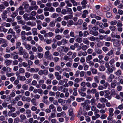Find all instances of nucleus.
I'll list each match as a JSON object with an SVG mask.
<instances>
[{"mask_svg":"<svg viewBox=\"0 0 123 123\" xmlns=\"http://www.w3.org/2000/svg\"><path fill=\"white\" fill-rule=\"evenodd\" d=\"M112 41L113 42L114 46L115 47H118L120 45V40L116 39H112Z\"/></svg>","mask_w":123,"mask_h":123,"instance_id":"f257e3e1","label":"nucleus"},{"mask_svg":"<svg viewBox=\"0 0 123 123\" xmlns=\"http://www.w3.org/2000/svg\"><path fill=\"white\" fill-rule=\"evenodd\" d=\"M7 33L12 34V35H13L14 38H16V36L15 35V32L12 29L10 28L9 29Z\"/></svg>","mask_w":123,"mask_h":123,"instance_id":"f03ea898","label":"nucleus"},{"mask_svg":"<svg viewBox=\"0 0 123 123\" xmlns=\"http://www.w3.org/2000/svg\"><path fill=\"white\" fill-rule=\"evenodd\" d=\"M97 107L98 109H103L105 107V105L104 103L101 104L99 103L97 104Z\"/></svg>","mask_w":123,"mask_h":123,"instance_id":"7ed1b4c3","label":"nucleus"},{"mask_svg":"<svg viewBox=\"0 0 123 123\" xmlns=\"http://www.w3.org/2000/svg\"><path fill=\"white\" fill-rule=\"evenodd\" d=\"M7 12L6 10H4L2 14V17L3 19H6L7 18Z\"/></svg>","mask_w":123,"mask_h":123,"instance_id":"20e7f679","label":"nucleus"},{"mask_svg":"<svg viewBox=\"0 0 123 123\" xmlns=\"http://www.w3.org/2000/svg\"><path fill=\"white\" fill-rule=\"evenodd\" d=\"M7 107L8 109L10 110V111L14 112L15 111L16 109L15 108L12 106L11 104L8 105Z\"/></svg>","mask_w":123,"mask_h":123,"instance_id":"39448f33","label":"nucleus"},{"mask_svg":"<svg viewBox=\"0 0 123 123\" xmlns=\"http://www.w3.org/2000/svg\"><path fill=\"white\" fill-rule=\"evenodd\" d=\"M22 100L23 101H27L28 102H30L31 100V99L29 97H26L23 96L22 97Z\"/></svg>","mask_w":123,"mask_h":123,"instance_id":"423d86ee","label":"nucleus"},{"mask_svg":"<svg viewBox=\"0 0 123 123\" xmlns=\"http://www.w3.org/2000/svg\"><path fill=\"white\" fill-rule=\"evenodd\" d=\"M94 80L95 82L98 84L100 81V77L98 76H95L94 78Z\"/></svg>","mask_w":123,"mask_h":123,"instance_id":"0eeeda50","label":"nucleus"},{"mask_svg":"<svg viewBox=\"0 0 123 123\" xmlns=\"http://www.w3.org/2000/svg\"><path fill=\"white\" fill-rule=\"evenodd\" d=\"M18 53L19 55H23L24 53V50L23 47H20V48H18Z\"/></svg>","mask_w":123,"mask_h":123,"instance_id":"6e6552de","label":"nucleus"},{"mask_svg":"<svg viewBox=\"0 0 123 123\" xmlns=\"http://www.w3.org/2000/svg\"><path fill=\"white\" fill-rule=\"evenodd\" d=\"M22 29L23 30H25L26 31H28L31 30V28L26 25H24L22 27Z\"/></svg>","mask_w":123,"mask_h":123,"instance_id":"1a4fd4ad","label":"nucleus"},{"mask_svg":"<svg viewBox=\"0 0 123 123\" xmlns=\"http://www.w3.org/2000/svg\"><path fill=\"white\" fill-rule=\"evenodd\" d=\"M95 52L98 54H101L102 53V50L100 49L97 48L94 49Z\"/></svg>","mask_w":123,"mask_h":123,"instance_id":"9d476101","label":"nucleus"},{"mask_svg":"<svg viewBox=\"0 0 123 123\" xmlns=\"http://www.w3.org/2000/svg\"><path fill=\"white\" fill-rule=\"evenodd\" d=\"M22 5V6H24V9H26L28 8L29 5L27 2L25 1L23 2Z\"/></svg>","mask_w":123,"mask_h":123,"instance_id":"9b49d317","label":"nucleus"},{"mask_svg":"<svg viewBox=\"0 0 123 123\" xmlns=\"http://www.w3.org/2000/svg\"><path fill=\"white\" fill-rule=\"evenodd\" d=\"M87 103L88 104H89L90 103L89 100H86L84 103H82L81 104V105L83 107V108L87 105Z\"/></svg>","mask_w":123,"mask_h":123,"instance_id":"f8f14e48","label":"nucleus"},{"mask_svg":"<svg viewBox=\"0 0 123 123\" xmlns=\"http://www.w3.org/2000/svg\"><path fill=\"white\" fill-rule=\"evenodd\" d=\"M8 30L5 28L3 26H0V31L6 33L7 31Z\"/></svg>","mask_w":123,"mask_h":123,"instance_id":"ddd939ff","label":"nucleus"},{"mask_svg":"<svg viewBox=\"0 0 123 123\" xmlns=\"http://www.w3.org/2000/svg\"><path fill=\"white\" fill-rule=\"evenodd\" d=\"M56 114L54 112L52 113L50 115V116H49L48 118L49 120H50L52 118H55L56 117Z\"/></svg>","mask_w":123,"mask_h":123,"instance_id":"4468645a","label":"nucleus"},{"mask_svg":"<svg viewBox=\"0 0 123 123\" xmlns=\"http://www.w3.org/2000/svg\"><path fill=\"white\" fill-rule=\"evenodd\" d=\"M26 24L28 26H35L36 23L35 22H31L29 21L26 23Z\"/></svg>","mask_w":123,"mask_h":123,"instance_id":"2eb2a0df","label":"nucleus"},{"mask_svg":"<svg viewBox=\"0 0 123 123\" xmlns=\"http://www.w3.org/2000/svg\"><path fill=\"white\" fill-rule=\"evenodd\" d=\"M12 60H8L5 61V63L7 66H8L10 65L12 63Z\"/></svg>","mask_w":123,"mask_h":123,"instance_id":"dca6fc26","label":"nucleus"},{"mask_svg":"<svg viewBox=\"0 0 123 123\" xmlns=\"http://www.w3.org/2000/svg\"><path fill=\"white\" fill-rule=\"evenodd\" d=\"M55 75L56 77V79L58 80H59L61 78V76L59 75V72H56L55 73Z\"/></svg>","mask_w":123,"mask_h":123,"instance_id":"f3484780","label":"nucleus"},{"mask_svg":"<svg viewBox=\"0 0 123 123\" xmlns=\"http://www.w3.org/2000/svg\"><path fill=\"white\" fill-rule=\"evenodd\" d=\"M32 34L33 35H37L38 34L37 32V30L36 28H34L32 29Z\"/></svg>","mask_w":123,"mask_h":123,"instance_id":"a211bd4d","label":"nucleus"},{"mask_svg":"<svg viewBox=\"0 0 123 123\" xmlns=\"http://www.w3.org/2000/svg\"><path fill=\"white\" fill-rule=\"evenodd\" d=\"M83 42L85 44L89 45L90 43L89 41L87 38H84L82 40Z\"/></svg>","mask_w":123,"mask_h":123,"instance_id":"6ab92c4d","label":"nucleus"},{"mask_svg":"<svg viewBox=\"0 0 123 123\" xmlns=\"http://www.w3.org/2000/svg\"><path fill=\"white\" fill-rule=\"evenodd\" d=\"M114 75L113 74H111L109 75L108 78V80L109 82H111L112 81V80L113 79L115 78Z\"/></svg>","mask_w":123,"mask_h":123,"instance_id":"aec40b11","label":"nucleus"},{"mask_svg":"<svg viewBox=\"0 0 123 123\" xmlns=\"http://www.w3.org/2000/svg\"><path fill=\"white\" fill-rule=\"evenodd\" d=\"M66 100H63V99L61 98L59 99L58 100V103H61L62 105H63L65 103Z\"/></svg>","mask_w":123,"mask_h":123,"instance_id":"412c9836","label":"nucleus"},{"mask_svg":"<svg viewBox=\"0 0 123 123\" xmlns=\"http://www.w3.org/2000/svg\"><path fill=\"white\" fill-rule=\"evenodd\" d=\"M92 59V56L91 55H88L86 58V60L87 62H89L90 60Z\"/></svg>","mask_w":123,"mask_h":123,"instance_id":"4be33fe9","label":"nucleus"},{"mask_svg":"<svg viewBox=\"0 0 123 123\" xmlns=\"http://www.w3.org/2000/svg\"><path fill=\"white\" fill-rule=\"evenodd\" d=\"M110 93L109 92L108 93H106L104 95V97L108 99V100H110L111 98V96L110 95Z\"/></svg>","mask_w":123,"mask_h":123,"instance_id":"5701e85b","label":"nucleus"},{"mask_svg":"<svg viewBox=\"0 0 123 123\" xmlns=\"http://www.w3.org/2000/svg\"><path fill=\"white\" fill-rule=\"evenodd\" d=\"M31 102L34 105L37 106V103L36 102V100L35 98H33L31 100Z\"/></svg>","mask_w":123,"mask_h":123,"instance_id":"b1692460","label":"nucleus"},{"mask_svg":"<svg viewBox=\"0 0 123 123\" xmlns=\"http://www.w3.org/2000/svg\"><path fill=\"white\" fill-rule=\"evenodd\" d=\"M99 101L101 103H105L108 101V100L106 98L103 97H101L100 98Z\"/></svg>","mask_w":123,"mask_h":123,"instance_id":"393cba45","label":"nucleus"},{"mask_svg":"<svg viewBox=\"0 0 123 123\" xmlns=\"http://www.w3.org/2000/svg\"><path fill=\"white\" fill-rule=\"evenodd\" d=\"M113 49L111 50L110 51L108 52V53L106 54V55L108 56H110L113 54Z\"/></svg>","mask_w":123,"mask_h":123,"instance_id":"a878e982","label":"nucleus"},{"mask_svg":"<svg viewBox=\"0 0 123 123\" xmlns=\"http://www.w3.org/2000/svg\"><path fill=\"white\" fill-rule=\"evenodd\" d=\"M99 69L100 71H103L105 70V68L104 66L101 65L99 67Z\"/></svg>","mask_w":123,"mask_h":123,"instance_id":"bb28decb","label":"nucleus"},{"mask_svg":"<svg viewBox=\"0 0 123 123\" xmlns=\"http://www.w3.org/2000/svg\"><path fill=\"white\" fill-rule=\"evenodd\" d=\"M18 22L19 24H21L22 25H25L26 24L25 21L22 20L18 21Z\"/></svg>","mask_w":123,"mask_h":123,"instance_id":"cd10ccee","label":"nucleus"},{"mask_svg":"<svg viewBox=\"0 0 123 123\" xmlns=\"http://www.w3.org/2000/svg\"><path fill=\"white\" fill-rule=\"evenodd\" d=\"M87 24L85 22H84L83 24L82 29L83 30H86L87 29Z\"/></svg>","mask_w":123,"mask_h":123,"instance_id":"c85d7f7f","label":"nucleus"},{"mask_svg":"<svg viewBox=\"0 0 123 123\" xmlns=\"http://www.w3.org/2000/svg\"><path fill=\"white\" fill-rule=\"evenodd\" d=\"M95 101L96 100L94 98L92 99L90 101V103L91 104V105H96Z\"/></svg>","mask_w":123,"mask_h":123,"instance_id":"c756f323","label":"nucleus"},{"mask_svg":"<svg viewBox=\"0 0 123 123\" xmlns=\"http://www.w3.org/2000/svg\"><path fill=\"white\" fill-rule=\"evenodd\" d=\"M28 14L27 13H25L23 16L24 19L25 20H28L29 17H28Z\"/></svg>","mask_w":123,"mask_h":123,"instance_id":"7c9ffc66","label":"nucleus"},{"mask_svg":"<svg viewBox=\"0 0 123 123\" xmlns=\"http://www.w3.org/2000/svg\"><path fill=\"white\" fill-rule=\"evenodd\" d=\"M86 88L84 87H82L80 89L78 90V92L79 93L83 92L86 90Z\"/></svg>","mask_w":123,"mask_h":123,"instance_id":"2f4dec72","label":"nucleus"},{"mask_svg":"<svg viewBox=\"0 0 123 123\" xmlns=\"http://www.w3.org/2000/svg\"><path fill=\"white\" fill-rule=\"evenodd\" d=\"M88 47V46L86 45H83L81 47L82 50L84 51L86 50Z\"/></svg>","mask_w":123,"mask_h":123,"instance_id":"473e14b6","label":"nucleus"},{"mask_svg":"<svg viewBox=\"0 0 123 123\" xmlns=\"http://www.w3.org/2000/svg\"><path fill=\"white\" fill-rule=\"evenodd\" d=\"M122 72L120 70H118L115 73L116 75L117 76H119L121 74Z\"/></svg>","mask_w":123,"mask_h":123,"instance_id":"72a5a7b5","label":"nucleus"},{"mask_svg":"<svg viewBox=\"0 0 123 123\" xmlns=\"http://www.w3.org/2000/svg\"><path fill=\"white\" fill-rule=\"evenodd\" d=\"M65 112L64 111L61 112L60 113H58L57 114V117H59L62 116H63L65 114Z\"/></svg>","mask_w":123,"mask_h":123,"instance_id":"f704fd0d","label":"nucleus"},{"mask_svg":"<svg viewBox=\"0 0 123 123\" xmlns=\"http://www.w3.org/2000/svg\"><path fill=\"white\" fill-rule=\"evenodd\" d=\"M73 22L72 20H70L68 22V23L67 26L68 27H69L73 25Z\"/></svg>","mask_w":123,"mask_h":123,"instance_id":"c9c22d12","label":"nucleus"},{"mask_svg":"<svg viewBox=\"0 0 123 123\" xmlns=\"http://www.w3.org/2000/svg\"><path fill=\"white\" fill-rule=\"evenodd\" d=\"M65 2L67 4V6L68 7H71L72 6V4L69 2L68 0H66Z\"/></svg>","mask_w":123,"mask_h":123,"instance_id":"e433bc0d","label":"nucleus"},{"mask_svg":"<svg viewBox=\"0 0 123 123\" xmlns=\"http://www.w3.org/2000/svg\"><path fill=\"white\" fill-rule=\"evenodd\" d=\"M66 9L67 12L68 13H70L71 14L73 13L72 10L71 8H68L67 7H66Z\"/></svg>","mask_w":123,"mask_h":123,"instance_id":"4c0bfd02","label":"nucleus"},{"mask_svg":"<svg viewBox=\"0 0 123 123\" xmlns=\"http://www.w3.org/2000/svg\"><path fill=\"white\" fill-rule=\"evenodd\" d=\"M70 1L73 4V6H76L77 5V3L74 0H71Z\"/></svg>","mask_w":123,"mask_h":123,"instance_id":"58836bf2","label":"nucleus"},{"mask_svg":"<svg viewBox=\"0 0 123 123\" xmlns=\"http://www.w3.org/2000/svg\"><path fill=\"white\" fill-rule=\"evenodd\" d=\"M55 69L58 71H59L60 72H61L60 70L61 69V68L59 66L57 65L55 67Z\"/></svg>","mask_w":123,"mask_h":123,"instance_id":"ea45409f","label":"nucleus"},{"mask_svg":"<svg viewBox=\"0 0 123 123\" xmlns=\"http://www.w3.org/2000/svg\"><path fill=\"white\" fill-rule=\"evenodd\" d=\"M61 42L62 45H64L67 43L68 41L67 40L65 39H64L62 40Z\"/></svg>","mask_w":123,"mask_h":123,"instance_id":"a19ab883","label":"nucleus"},{"mask_svg":"<svg viewBox=\"0 0 123 123\" xmlns=\"http://www.w3.org/2000/svg\"><path fill=\"white\" fill-rule=\"evenodd\" d=\"M28 86L26 84H24L22 86L23 89L25 90H27L28 88Z\"/></svg>","mask_w":123,"mask_h":123,"instance_id":"79ce46f5","label":"nucleus"},{"mask_svg":"<svg viewBox=\"0 0 123 123\" xmlns=\"http://www.w3.org/2000/svg\"><path fill=\"white\" fill-rule=\"evenodd\" d=\"M19 80L22 81H24L26 80V78L24 76H20Z\"/></svg>","mask_w":123,"mask_h":123,"instance_id":"37998d69","label":"nucleus"},{"mask_svg":"<svg viewBox=\"0 0 123 123\" xmlns=\"http://www.w3.org/2000/svg\"><path fill=\"white\" fill-rule=\"evenodd\" d=\"M20 118L21 120H24L26 118V116L24 114L21 115L20 116Z\"/></svg>","mask_w":123,"mask_h":123,"instance_id":"c03bdc74","label":"nucleus"},{"mask_svg":"<svg viewBox=\"0 0 123 123\" xmlns=\"http://www.w3.org/2000/svg\"><path fill=\"white\" fill-rule=\"evenodd\" d=\"M113 69L111 67H110L107 68V71L109 73H111L113 71Z\"/></svg>","mask_w":123,"mask_h":123,"instance_id":"a18cd8bd","label":"nucleus"},{"mask_svg":"<svg viewBox=\"0 0 123 123\" xmlns=\"http://www.w3.org/2000/svg\"><path fill=\"white\" fill-rule=\"evenodd\" d=\"M55 21H53L50 22L49 25L51 27H53L55 25Z\"/></svg>","mask_w":123,"mask_h":123,"instance_id":"49530a36","label":"nucleus"},{"mask_svg":"<svg viewBox=\"0 0 123 123\" xmlns=\"http://www.w3.org/2000/svg\"><path fill=\"white\" fill-rule=\"evenodd\" d=\"M88 38L90 41H94L95 40V37L93 36H92L90 37H88Z\"/></svg>","mask_w":123,"mask_h":123,"instance_id":"de8ad7c7","label":"nucleus"},{"mask_svg":"<svg viewBox=\"0 0 123 123\" xmlns=\"http://www.w3.org/2000/svg\"><path fill=\"white\" fill-rule=\"evenodd\" d=\"M43 53H37V57L39 59L42 58L43 57Z\"/></svg>","mask_w":123,"mask_h":123,"instance_id":"09e8293b","label":"nucleus"},{"mask_svg":"<svg viewBox=\"0 0 123 123\" xmlns=\"http://www.w3.org/2000/svg\"><path fill=\"white\" fill-rule=\"evenodd\" d=\"M59 15L55 13H53L51 17L54 18H55L59 16Z\"/></svg>","mask_w":123,"mask_h":123,"instance_id":"8fccbe9b","label":"nucleus"},{"mask_svg":"<svg viewBox=\"0 0 123 123\" xmlns=\"http://www.w3.org/2000/svg\"><path fill=\"white\" fill-rule=\"evenodd\" d=\"M5 8L4 4H2L0 5V11L2 12L3 9H5Z\"/></svg>","mask_w":123,"mask_h":123,"instance_id":"3c124183","label":"nucleus"},{"mask_svg":"<svg viewBox=\"0 0 123 123\" xmlns=\"http://www.w3.org/2000/svg\"><path fill=\"white\" fill-rule=\"evenodd\" d=\"M6 41L4 39L0 38V44L2 43H6Z\"/></svg>","mask_w":123,"mask_h":123,"instance_id":"603ef678","label":"nucleus"},{"mask_svg":"<svg viewBox=\"0 0 123 123\" xmlns=\"http://www.w3.org/2000/svg\"><path fill=\"white\" fill-rule=\"evenodd\" d=\"M32 81V79L31 78L27 79L25 81V83L26 84H28L30 83Z\"/></svg>","mask_w":123,"mask_h":123,"instance_id":"864d4df0","label":"nucleus"},{"mask_svg":"<svg viewBox=\"0 0 123 123\" xmlns=\"http://www.w3.org/2000/svg\"><path fill=\"white\" fill-rule=\"evenodd\" d=\"M14 74V73H7L6 74V75L8 77H10L11 76H13Z\"/></svg>","mask_w":123,"mask_h":123,"instance_id":"5fc2aeb1","label":"nucleus"},{"mask_svg":"<svg viewBox=\"0 0 123 123\" xmlns=\"http://www.w3.org/2000/svg\"><path fill=\"white\" fill-rule=\"evenodd\" d=\"M103 45V43L101 41L99 42L97 44V46L98 47H100L102 46Z\"/></svg>","mask_w":123,"mask_h":123,"instance_id":"6e6d98bb","label":"nucleus"},{"mask_svg":"<svg viewBox=\"0 0 123 123\" xmlns=\"http://www.w3.org/2000/svg\"><path fill=\"white\" fill-rule=\"evenodd\" d=\"M33 77L34 79H36L37 80H39L40 79L39 76L37 74H34Z\"/></svg>","mask_w":123,"mask_h":123,"instance_id":"4d7b16f0","label":"nucleus"},{"mask_svg":"<svg viewBox=\"0 0 123 123\" xmlns=\"http://www.w3.org/2000/svg\"><path fill=\"white\" fill-rule=\"evenodd\" d=\"M106 16L107 17L110 18L112 16V14L111 12H108L106 13Z\"/></svg>","mask_w":123,"mask_h":123,"instance_id":"13d9d810","label":"nucleus"},{"mask_svg":"<svg viewBox=\"0 0 123 123\" xmlns=\"http://www.w3.org/2000/svg\"><path fill=\"white\" fill-rule=\"evenodd\" d=\"M19 71L20 73L23 74L25 72L24 69L22 68H20L19 70Z\"/></svg>","mask_w":123,"mask_h":123,"instance_id":"bf43d9fd","label":"nucleus"},{"mask_svg":"<svg viewBox=\"0 0 123 123\" xmlns=\"http://www.w3.org/2000/svg\"><path fill=\"white\" fill-rule=\"evenodd\" d=\"M53 6L55 7H57L59 5V3L57 2H55L53 3Z\"/></svg>","mask_w":123,"mask_h":123,"instance_id":"052dcab7","label":"nucleus"},{"mask_svg":"<svg viewBox=\"0 0 123 123\" xmlns=\"http://www.w3.org/2000/svg\"><path fill=\"white\" fill-rule=\"evenodd\" d=\"M90 106L87 105L86 106H85L83 108V109H84L86 110H89L90 108Z\"/></svg>","mask_w":123,"mask_h":123,"instance_id":"680f3d73","label":"nucleus"},{"mask_svg":"<svg viewBox=\"0 0 123 123\" xmlns=\"http://www.w3.org/2000/svg\"><path fill=\"white\" fill-rule=\"evenodd\" d=\"M92 73L94 74H96L97 73V70L94 68H93L91 70Z\"/></svg>","mask_w":123,"mask_h":123,"instance_id":"e2e57ef3","label":"nucleus"},{"mask_svg":"<svg viewBox=\"0 0 123 123\" xmlns=\"http://www.w3.org/2000/svg\"><path fill=\"white\" fill-rule=\"evenodd\" d=\"M109 28L111 31H114L116 29L115 27L114 26H111Z\"/></svg>","mask_w":123,"mask_h":123,"instance_id":"0e129e2a","label":"nucleus"},{"mask_svg":"<svg viewBox=\"0 0 123 123\" xmlns=\"http://www.w3.org/2000/svg\"><path fill=\"white\" fill-rule=\"evenodd\" d=\"M23 57L26 59L28 57V53L26 52H25L23 54Z\"/></svg>","mask_w":123,"mask_h":123,"instance_id":"69168bd1","label":"nucleus"},{"mask_svg":"<svg viewBox=\"0 0 123 123\" xmlns=\"http://www.w3.org/2000/svg\"><path fill=\"white\" fill-rule=\"evenodd\" d=\"M18 14V13L17 12H14L11 15V17L12 18H15L17 15Z\"/></svg>","mask_w":123,"mask_h":123,"instance_id":"338daca9","label":"nucleus"},{"mask_svg":"<svg viewBox=\"0 0 123 123\" xmlns=\"http://www.w3.org/2000/svg\"><path fill=\"white\" fill-rule=\"evenodd\" d=\"M25 47L26 49L28 50H30L31 48V46L29 44H27Z\"/></svg>","mask_w":123,"mask_h":123,"instance_id":"774afa93","label":"nucleus"}]
</instances>
